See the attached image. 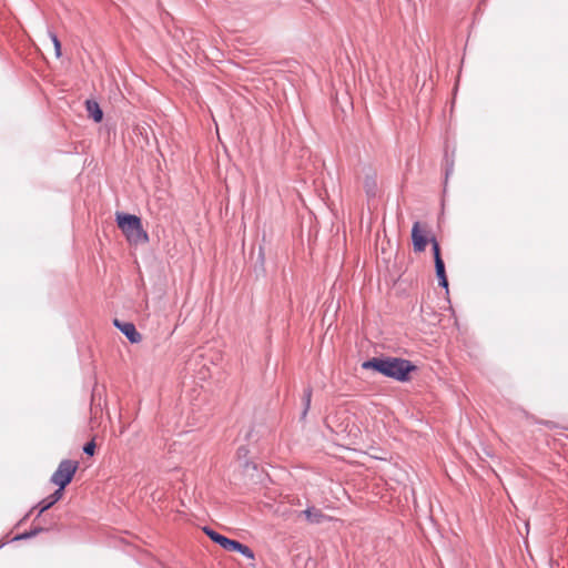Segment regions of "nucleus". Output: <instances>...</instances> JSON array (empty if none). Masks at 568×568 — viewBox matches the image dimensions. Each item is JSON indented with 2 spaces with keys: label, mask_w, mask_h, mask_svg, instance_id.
<instances>
[{
  "label": "nucleus",
  "mask_w": 568,
  "mask_h": 568,
  "mask_svg": "<svg viewBox=\"0 0 568 568\" xmlns=\"http://www.w3.org/2000/svg\"><path fill=\"white\" fill-rule=\"evenodd\" d=\"M85 110L88 115L95 122L100 123L103 120V111L100 104L95 100H87L85 101Z\"/></svg>",
  "instance_id": "6e6552de"
},
{
  "label": "nucleus",
  "mask_w": 568,
  "mask_h": 568,
  "mask_svg": "<svg viewBox=\"0 0 568 568\" xmlns=\"http://www.w3.org/2000/svg\"><path fill=\"white\" fill-rule=\"evenodd\" d=\"M95 448H97L95 442H94V439H92V440H89L88 443H85L83 445L82 449L85 455L92 456L95 452Z\"/></svg>",
  "instance_id": "2eb2a0df"
},
{
  "label": "nucleus",
  "mask_w": 568,
  "mask_h": 568,
  "mask_svg": "<svg viewBox=\"0 0 568 568\" xmlns=\"http://www.w3.org/2000/svg\"><path fill=\"white\" fill-rule=\"evenodd\" d=\"M79 463L77 460L63 459L60 462L58 468L52 474L50 481L64 490V488L72 481Z\"/></svg>",
  "instance_id": "20e7f679"
},
{
  "label": "nucleus",
  "mask_w": 568,
  "mask_h": 568,
  "mask_svg": "<svg viewBox=\"0 0 568 568\" xmlns=\"http://www.w3.org/2000/svg\"><path fill=\"white\" fill-rule=\"evenodd\" d=\"M257 262L261 264V266H263L265 263L264 247L262 245L258 247Z\"/></svg>",
  "instance_id": "6ab92c4d"
},
{
  "label": "nucleus",
  "mask_w": 568,
  "mask_h": 568,
  "mask_svg": "<svg viewBox=\"0 0 568 568\" xmlns=\"http://www.w3.org/2000/svg\"><path fill=\"white\" fill-rule=\"evenodd\" d=\"M436 276L438 280V285L447 291L448 290V280H447L446 273H442Z\"/></svg>",
  "instance_id": "a211bd4d"
},
{
  "label": "nucleus",
  "mask_w": 568,
  "mask_h": 568,
  "mask_svg": "<svg viewBox=\"0 0 568 568\" xmlns=\"http://www.w3.org/2000/svg\"><path fill=\"white\" fill-rule=\"evenodd\" d=\"M434 263H435L436 275L446 273L445 263H444L442 256H438V260L434 261Z\"/></svg>",
  "instance_id": "dca6fc26"
},
{
  "label": "nucleus",
  "mask_w": 568,
  "mask_h": 568,
  "mask_svg": "<svg viewBox=\"0 0 568 568\" xmlns=\"http://www.w3.org/2000/svg\"><path fill=\"white\" fill-rule=\"evenodd\" d=\"M34 509H36V508H34V506H33V507L29 510V513H27V514L24 515V517L20 520V524H21V523H23L24 520H27V519L30 517L31 513H32Z\"/></svg>",
  "instance_id": "aec40b11"
},
{
  "label": "nucleus",
  "mask_w": 568,
  "mask_h": 568,
  "mask_svg": "<svg viewBox=\"0 0 568 568\" xmlns=\"http://www.w3.org/2000/svg\"><path fill=\"white\" fill-rule=\"evenodd\" d=\"M364 190L368 197L376 196L377 193V182L375 174H367L364 180Z\"/></svg>",
  "instance_id": "9d476101"
},
{
  "label": "nucleus",
  "mask_w": 568,
  "mask_h": 568,
  "mask_svg": "<svg viewBox=\"0 0 568 568\" xmlns=\"http://www.w3.org/2000/svg\"><path fill=\"white\" fill-rule=\"evenodd\" d=\"M115 222L130 242L146 243L149 241V235L138 215L118 212Z\"/></svg>",
  "instance_id": "f03ea898"
},
{
  "label": "nucleus",
  "mask_w": 568,
  "mask_h": 568,
  "mask_svg": "<svg viewBox=\"0 0 568 568\" xmlns=\"http://www.w3.org/2000/svg\"><path fill=\"white\" fill-rule=\"evenodd\" d=\"M63 496V489L57 488L51 495L40 500L34 508H38L37 518L55 505Z\"/></svg>",
  "instance_id": "0eeeda50"
},
{
  "label": "nucleus",
  "mask_w": 568,
  "mask_h": 568,
  "mask_svg": "<svg viewBox=\"0 0 568 568\" xmlns=\"http://www.w3.org/2000/svg\"><path fill=\"white\" fill-rule=\"evenodd\" d=\"M428 241L429 240L426 236V234L420 230V223L415 222L412 227V242H413L414 251L415 252H424L427 246Z\"/></svg>",
  "instance_id": "423d86ee"
},
{
  "label": "nucleus",
  "mask_w": 568,
  "mask_h": 568,
  "mask_svg": "<svg viewBox=\"0 0 568 568\" xmlns=\"http://www.w3.org/2000/svg\"><path fill=\"white\" fill-rule=\"evenodd\" d=\"M301 514L304 515L306 520L311 524H322L327 519V516L321 509L315 507H307Z\"/></svg>",
  "instance_id": "1a4fd4ad"
},
{
  "label": "nucleus",
  "mask_w": 568,
  "mask_h": 568,
  "mask_svg": "<svg viewBox=\"0 0 568 568\" xmlns=\"http://www.w3.org/2000/svg\"><path fill=\"white\" fill-rule=\"evenodd\" d=\"M204 534L215 544L221 546L223 549L232 552H239L247 559H254V551L246 545L240 542L239 540L231 539L209 526L203 527Z\"/></svg>",
  "instance_id": "7ed1b4c3"
},
{
  "label": "nucleus",
  "mask_w": 568,
  "mask_h": 568,
  "mask_svg": "<svg viewBox=\"0 0 568 568\" xmlns=\"http://www.w3.org/2000/svg\"><path fill=\"white\" fill-rule=\"evenodd\" d=\"M113 325L129 339L130 343L138 344L141 342L142 336L132 322H122L114 318Z\"/></svg>",
  "instance_id": "39448f33"
},
{
  "label": "nucleus",
  "mask_w": 568,
  "mask_h": 568,
  "mask_svg": "<svg viewBox=\"0 0 568 568\" xmlns=\"http://www.w3.org/2000/svg\"><path fill=\"white\" fill-rule=\"evenodd\" d=\"M303 410L301 413V419H305L310 408H311V402H312V387L307 386L303 392Z\"/></svg>",
  "instance_id": "f8f14e48"
},
{
  "label": "nucleus",
  "mask_w": 568,
  "mask_h": 568,
  "mask_svg": "<svg viewBox=\"0 0 568 568\" xmlns=\"http://www.w3.org/2000/svg\"><path fill=\"white\" fill-rule=\"evenodd\" d=\"M6 545V542H0V549Z\"/></svg>",
  "instance_id": "412c9836"
},
{
  "label": "nucleus",
  "mask_w": 568,
  "mask_h": 568,
  "mask_svg": "<svg viewBox=\"0 0 568 568\" xmlns=\"http://www.w3.org/2000/svg\"><path fill=\"white\" fill-rule=\"evenodd\" d=\"M362 368L376 372L399 383L409 382L412 374L417 371V366L409 359L384 355L364 361Z\"/></svg>",
  "instance_id": "f257e3e1"
},
{
  "label": "nucleus",
  "mask_w": 568,
  "mask_h": 568,
  "mask_svg": "<svg viewBox=\"0 0 568 568\" xmlns=\"http://www.w3.org/2000/svg\"><path fill=\"white\" fill-rule=\"evenodd\" d=\"M429 242L432 244V251H433V255H434V261H436V260H438V256H442L439 243H438V241L435 237H432L429 240Z\"/></svg>",
  "instance_id": "4468645a"
},
{
  "label": "nucleus",
  "mask_w": 568,
  "mask_h": 568,
  "mask_svg": "<svg viewBox=\"0 0 568 568\" xmlns=\"http://www.w3.org/2000/svg\"><path fill=\"white\" fill-rule=\"evenodd\" d=\"M47 529L43 528V527H40V526H33L30 530L28 531H24V532H21V534H18L16 535L11 541H17V540H27V539H30L32 537H36L38 536L39 534L45 531Z\"/></svg>",
  "instance_id": "9b49d317"
},
{
  "label": "nucleus",
  "mask_w": 568,
  "mask_h": 568,
  "mask_svg": "<svg viewBox=\"0 0 568 568\" xmlns=\"http://www.w3.org/2000/svg\"><path fill=\"white\" fill-rule=\"evenodd\" d=\"M445 160H446V169H445V176H446V180L448 179V176L453 173L454 171V161L453 160H448V155L447 153L445 154Z\"/></svg>",
  "instance_id": "f3484780"
},
{
  "label": "nucleus",
  "mask_w": 568,
  "mask_h": 568,
  "mask_svg": "<svg viewBox=\"0 0 568 568\" xmlns=\"http://www.w3.org/2000/svg\"><path fill=\"white\" fill-rule=\"evenodd\" d=\"M48 36L54 47L55 57L60 58L61 57V42H60L57 33L54 31H52L51 29H48Z\"/></svg>",
  "instance_id": "ddd939ff"
}]
</instances>
